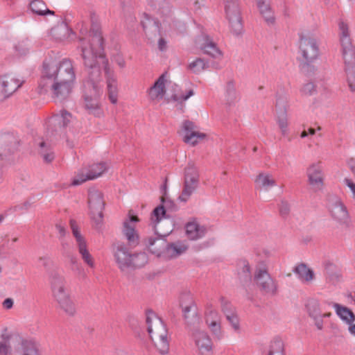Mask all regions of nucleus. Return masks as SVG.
I'll use <instances>...</instances> for the list:
<instances>
[{"label":"nucleus","instance_id":"nucleus-1","mask_svg":"<svg viewBox=\"0 0 355 355\" xmlns=\"http://www.w3.org/2000/svg\"><path fill=\"white\" fill-rule=\"evenodd\" d=\"M75 79L71 60L63 59L58 66L44 61L39 86L45 91L50 89L55 97L62 101L71 92Z\"/></svg>","mask_w":355,"mask_h":355},{"label":"nucleus","instance_id":"nucleus-2","mask_svg":"<svg viewBox=\"0 0 355 355\" xmlns=\"http://www.w3.org/2000/svg\"><path fill=\"white\" fill-rule=\"evenodd\" d=\"M89 37H80L78 49L81 51V56L85 67L100 65V61L107 63V59L104 54V40L101 35V26L95 14L91 15V28Z\"/></svg>","mask_w":355,"mask_h":355},{"label":"nucleus","instance_id":"nucleus-3","mask_svg":"<svg viewBox=\"0 0 355 355\" xmlns=\"http://www.w3.org/2000/svg\"><path fill=\"white\" fill-rule=\"evenodd\" d=\"M85 67L88 77L83 85L84 107L89 114L100 117L103 114L100 104L101 89L98 84L101 74V67L93 65Z\"/></svg>","mask_w":355,"mask_h":355},{"label":"nucleus","instance_id":"nucleus-4","mask_svg":"<svg viewBox=\"0 0 355 355\" xmlns=\"http://www.w3.org/2000/svg\"><path fill=\"white\" fill-rule=\"evenodd\" d=\"M146 322L148 325L147 330L155 346L160 354H166L169 350V341L168 331L162 320L157 318L151 311H146Z\"/></svg>","mask_w":355,"mask_h":355},{"label":"nucleus","instance_id":"nucleus-5","mask_svg":"<svg viewBox=\"0 0 355 355\" xmlns=\"http://www.w3.org/2000/svg\"><path fill=\"white\" fill-rule=\"evenodd\" d=\"M299 58L300 68L301 71L307 74H311L315 71L313 62L319 56V47L315 38L301 35L300 37Z\"/></svg>","mask_w":355,"mask_h":355},{"label":"nucleus","instance_id":"nucleus-6","mask_svg":"<svg viewBox=\"0 0 355 355\" xmlns=\"http://www.w3.org/2000/svg\"><path fill=\"white\" fill-rule=\"evenodd\" d=\"M199 171L193 163L189 162L184 168L183 189L180 200L187 202L199 184Z\"/></svg>","mask_w":355,"mask_h":355},{"label":"nucleus","instance_id":"nucleus-7","mask_svg":"<svg viewBox=\"0 0 355 355\" xmlns=\"http://www.w3.org/2000/svg\"><path fill=\"white\" fill-rule=\"evenodd\" d=\"M225 12L229 21L231 31L239 35L243 31V23L239 0H224Z\"/></svg>","mask_w":355,"mask_h":355},{"label":"nucleus","instance_id":"nucleus-8","mask_svg":"<svg viewBox=\"0 0 355 355\" xmlns=\"http://www.w3.org/2000/svg\"><path fill=\"white\" fill-rule=\"evenodd\" d=\"M180 306L183 313V318L187 327L194 326L200 323V318L197 314L195 302L189 291L182 292L179 298Z\"/></svg>","mask_w":355,"mask_h":355},{"label":"nucleus","instance_id":"nucleus-9","mask_svg":"<svg viewBox=\"0 0 355 355\" xmlns=\"http://www.w3.org/2000/svg\"><path fill=\"white\" fill-rule=\"evenodd\" d=\"M254 281L260 291L265 295L274 296L277 294V282L271 277L265 266L256 268Z\"/></svg>","mask_w":355,"mask_h":355},{"label":"nucleus","instance_id":"nucleus-10","mask_svg":"<svg viewBox=\"0 0 355 355\" xmlns=\"http://www.w3.org/2000/svg\"><path fill=\"white\" fill-rule=\"evenodd\" d=\"M88 204L90 209L91 218L95 223L96 228H98V226L103 221V211L105 207L103 193L97 189L89 190L88 194Z\"/></svg>","mask_w":355,"mask_h":355},{"label":"nucleus","instance_id":"nucleus-11","mask_svg":"<svg viewBox=\"0 0 355 355\" xmlns=\"http://www.w3.org/2000/svg\"><path fill=\"white\" fill-rule=\"evenodd\" d=\"M71 117V113L66 110H61L60 113L53 114L47 122V134L50 137H55L64 133Z\"/></svg>","mask_w":355,"mask_h":355},{"label":"nucleus","instance_id":"nucleus-12","mask_svg":"<svg viewBox=\"0 0 355 355\" xmlns=\"http://www.w3.org/2000/svg\"><path fill=\"white\" fill-rule=\"evenodd\" d=\"M198 324L187 327L198 348L199 355H213V343L207 333L197 328Z\"/></svg>","mask_w":355,"mask_h":355},{"label":"nucleus","instance_id":"nucleus-13","mask_svg":"<svg viewBox=\"0 0 355 355\" xmlns=\"http://www.w3.org/2000/svg\"><path fill=\"white\" fill-rule=\"evenodd\" d=\"M153 225L156 236L148 237L144 240V243L152 254L160 256L162 253L166 252L168 243L166 237L171 230L160 234L157 230V224H153Z\"/></svg>","mask_w":355,"mask_h":355},{"label":"nucleus","instance_id":"nucleus-14","mask_svg":"<svg viewBox=\"0 0 355 355\" xmlns=\"http://www.w3.org/2000/svg\"><path fill=\"white\" fill-rule=\"evenodd\" d=\"M328 209L334 220L340 225L349 226V214L340 199L336 196L329 198Z\"/></svg>","mask_w":355,"mask_h":355},{"label":"nucleus","instance_id":"nucleus-15","mask_svg":"<svg viewBox=\"0 0 355 355\" xmlns=\"http://www.w3.org/2000/svg\"><path fill=\"white\" fill-rule=\"evenodd\" d=\"M139 220L138 216L132 214L131 211H130L128 220H125L123 222L122 232L128 241V245L130 249L135 248L139 243V236L135 230V227L134 225L130 224L131 223H136Z\"/></svg>","mask_w":355,"mask_h":355},{"label":"nucleus","instance_id":"nucleus-16","mask_svg":"<svg viewBox=\"0 0 355 355\" xmlns=\"http://www.w3.org/2000/svg\"><path fill=\"white\" fill-rule=\"evenodd\" d=\"M113 254L118 267L121 271L130 268L132 254L128 247L121 241H116L112 245Z\"/></svg>","mask_w":355,"mask_h":355},{"label":"nucleus","instance_id":"nucleus-17","mask_svg":"<svg viewBox=\"0 0 355 355\" xmlns=\"http://www.w3.org/2000/svg\"><path fill=\"white\" fill-rule=\"evenodd\" d=\"M19 139L13 134L6 133L0 136V159L14 154L19 149Z\"/></svg>","mask_w":355,"mask_h":355},{"label":"nucleus","instance_id":"nucleus-18","mask_svg":"<svg viewBox=\"0 0 355 355\" xmlns=\"http://www.w3.org/2000/svg\"><path fill=\"white\" fill-rule=\"evenodd\" d=\"M339 29L340 31V43L343 60L350 61L352 59L355 58V49L349 37L348 26L346 23L341 21L339 23Z\"/></svg>","mask_w":355,"mask_h":355},{"label":"nucleus","instance_id":"nucleus-19","mask_svg":"<svg viewBox=\"0 0 355 355\" xmlns=\"http://www.w3.org/2000/svg\"><path fill=\"white\" fill-rule=\"evenodd\" d=\"M24 81L10 74L0 76V101L8 98L22 85Z\"/></svg>","mask_w":355,"mask_h":355},{"label":"nucleus","instance_id":"nucleus-20","mask_svg":"<svg viewBox=\"0 0 355 355\" xmlns=\"http://www.w3.org/2000/svg\"><path fill=\"white\" fill-rule=\"evenodd\" d=\"M162 204L155 207L150 216L152 224H158L163 218H167L170 216L166 214V211H176L178 206L173 201L166 199L164 196L161 197Z\"/></svg>","mask_w":355,"mask_h":355},{"label":"nucleus","instance_id":"nucleus-21","mask_svg":"<svg viewBox=\"0 0 355 355\" xmlns=\"http://www.w3.org/2000/svg\"><path fill=\"white\" fill-rule=\"evenodd\" d=\"M182 129L185 132L183 137V141L193 146L197 145L198 142L207 137V135L196 131V125L193 121L185 120L182 123Z\"/></svg>","mask_w":355,"mask_h":355},{"label":"nucleus","instance_id":"nucleus-22","mask_svg":"<svg viewBox=\"0 0 355 355\" xmlns=\"http://www.w3.org/2000/svg\"><path fill=\"white\" fill-rule=\"evenodd\" d=\"M141 24L148 40H153L160 35L161 24L157 19L153 18L149 15L144 13Z\"/></svg>","mask_w":355,"mask_h":355},{"label":"nucleus","instance_id":"nucleus-23","mask_svg":"<svg viewBox=\"0 0 355 355\" xmlns=\"http://www.w3.org/2000/svg\"><path fill=\"white\" fill-rule=\"evenodd\" d=\"M104 68L105 73L107 78V89L108 98L112 104H116L118 101V85L114 74L110 71L108 62L103 63L100 61V67Z\"/></svg>","mask_w":355,"mask_h":355},{"label":"nucleus","instance_id":"nucleus-24","mask_svg":"<svg viewBox=\"0 0 355 355\" xmlns=\"http://www.w3.org/2000/svg\"><path fill=\"white\" fill-rule=\"evenodd\" d=\"M106 170L107 167L105 163L104 162L93 164L86 175L81 173L76 176L73 178L71 184L76 186L81 184L87 180L97 178L98 177L101 176Z\"/></svg>","mask_w":355,"mask_h":355},{"label":"nucleus","instance_id":"nucleus-25","mask_svg":"<svg viewBox=\"0 0 355 355\" xmlns=\"http://www.w3.org/2000/svg\"><path fill=\"white\" fill-rule=\"evenodd\" d=\"M286 99L283 96H278L276 99L277 122L283 135L287 133L288 121L286 111Z\"/></svg>","mask_w":355,"mask_h":355},{"label":"nucleus","instance_id":"nucleus-26","mask_svg":"<svg viewBox=\"0 0 355 355\" xmlns=\"http://www.w3.org/2000/svg\"><path fill=\"white\" fill-rule=\"evenodd\" d=\"M51 283L53 294L56 300L69 295L66 281L62 276L57 273L52 275Z\"/></svg>","mask_w":355,"mask_h":355},{"label":"nucleus","instance_id":"nucleus-27","mask_svg":"<svg viewBox=\"0 0 355 355\" xmlns=\"http://www.w3.org/2000/svg\"><path fill=\"white\" fill-rule=\"evenodd\" d=\"M309 183L316 190H320L323 186V173L319 164L311 165L306 171Z\"/></svg>","mask_w":355,"mask_h":355},{"label":"nucleus","instance_id":"nucleus-28","mask_svg":"<svg viewBox=\"0 0 355 355\" xmlns=\"http://www.w3.org/2000/svg\"><path fill=\"white\" fill-rule=\"evenodd\" d=\"M165 81V75L162 74L155 82L153 85L149 88L148 95L151 100L154 101L163 98L166 93Z\"/></svg>","mask_w":355,"mask_h":355},{"label":"nucleus","instance_id":"nucleus-29","mask_svg":"<svg viewBox=\"0 0 355 355\" xmlns=\"http://www.w3.org/2000/svg\"><path fill=\"white\" fill-rule=\"evenodd\" d=\"M186 234L190 240H197L202 238L206 232L207 228L199 225L196 222H189L185 225Z\"/></svg>","mask_w":355,"mask_h":355},{"label":"nucleus","instance_id":"nucleus-30","mask_svg":"<svg viewBox=\"0 0 355 355\" xmlns=\"http://www.w3.org/2000/svg\"><path fill=\"white\" fill-rule=\"evenodd\" d=\"M325 275L333 284L338 282L342 277V272L340 267L336 263L327 261L324 263Z\"/></svg>","mask_w":355,"mask_h":355},{"label":"nucleus","instance_id":"nucleus-31","mask_svg":"<svg viewBox=\"0 0 355 355\" xmlns=\"http://www.w3.org/2000/svg\"><path fill=\"white\" fill-rule=\"evenodd\" d=\"M344 71L348 87L352 92H355V58L352 60H344Z\"/></svg>","mask_w":355,"mask_h":355},{"label":"nucleus","instance_id":"nucleus-32","mask_svg":"<svg viewBox=\"0 0 355 355\" xmlns=\"http://www.w3.org/2000/svg\"><path fill=\"white\" fill-rule=\"evenodd\" d=\"M38 153L46 163L51 162L55 158L52 145L48 140L42 139L38 143Z\"/></svg>","mask_w":355,"mask_h":355},{"label":"nucleus","instance_id":"nucleus-33","mask_svg":"<svg viewBox=\"0 0 355 355\" xmlns=\"http://www.w3.org/2000/svg\"><path fill=\"white\" fill-rule=\"evenodd\" d=\"M257 7L261 15L268 24H273L275 21L274 12L272 10L269 0H257Z\"/></svg>","mask_w":355,"mask_h":355},{"label":"nucleus","instance_id":"nucleus-34","mask_svg":"<svg viewBox=\"0 0 355 355\" xmlns=\"http://www.w3.org/2000/svg\"><path fill=\"white\" fill-rule=\"evenodd\" d=\"M333 306L336 309V314L347 324H351L355 321V315L349 308L338 303H333Z\"/></svg>","mask_w":355,"mask_h":355},{"label":"nucleus","instance_id":"nucleus-35","mask_svg":"<svg viewBox=\"0 0 355 355\" xmlns=\"http://www.w3.org/2000/svg\"><path fill=\"white\" fill-rule=\"evenodd\" d=\"M60 308L68 315L73 316L76 312V308L69 295L56 300Z\"/></svg>","mask_w":355,"mask_h":355},{"label":"nucleus","instance_id":"nucleus-36","mask_svg":"<svg viewBox=\"0 0 355 355\" xmlns=\"http://www.w3.org/2000/svg\"><path fill=\"white\" fill-rule=\"evenodd\" d=\"M293 272L298 275V277L302 281L309 282L314 277L313 271L309 268L305 263L297 265L293 270Z\"/></svg>","mask_w":355,"mask_h":355},{"label":"nucleus","instance_id":"nucleus-37","mask_svg":"<svg viewBox=\"0 0 355 355\" xmlns=\"http://www.w3.org/2000/svg\"><path fill=\"white\" fill-rule=\"evenodd\" d=\"M204 53L210 55L212 58H217L221 56V51L217 47L215 42L209 39L208 36L205 37V42L202 47Z\"/></svg>","mask_w":355,"mask_h":355},{"label":"nucleus","instance_id":"nucleus-38","mask_svg":"<svg viewBox=\"0 0 355 355\" xmlns=\"http://www.w3.org/2000/svg\"><path fill=\"white\" fill-rule=\"evenodd\" d=\"M79 253L80 254L83 261L91 268L94 266V259L87 250L85 239L77 243Z\"/></svg>","mask_w":355,"mask_h":355},{"label":"nucleus","instance_id":"nucleus-39","mask_svg":"<svg viewBox=\"0 0 355 355\" xmlns=\"http://www.w3.org/2000/svg\"><path fill=\"white\" fill-rule=\"evenodd\" d=\"M268 355H284V347L282 340L275 338L270 343Z\"/></svg>","mask_w":355,"mask_h":355},{"label":"nucleus","instance_id":"nucleus-40","mask_svg":"<svg viewBox=\"0 0 355 355\" xmlns=\"http://www.w3.org/2000/svg\"><path fill=\"white\" fill-rule=\"evenodd\" d=\"M306 308L311 318L318 317L321 314L319 301L316 299H309L306 304Z\"/></svg>","mask_w":355,"mask_h":355},{"label":"nucleus","instance_id":"nucleus-41","mask_svg":"<svg viewBox=\"0 0 355 355\" xmlns=\"http://www.w3.org/2000/svg\"><path fill=\"white\" fill-rule=\"evenodd\" d=\"M130 268H141L148 262V256L145 252L132 254Z\"/></svg>","mask_w":355,"mask_h":355},{"label":"nucleus","instance_id":"nucleus-42","mask_svg":"<svg viewBox=\"0 0 355 355\" xmlns=\"http://www.w3.org/2000/svg\"><path fill=\"white\" fill-rule=\"evenodd\" d=\"M187 250V247L184 245L171 243L168 244L166 253L171 257H177Z\"/></svg>","mask_w":355,"mask_h":355},{"label":"nucleus","instance_id":"nucleus-43","mask_svg":"<svg viewBox=\"0 0 355 355\" xmlns=\"http://www.w3.org/2000/svg\"><path fill=\"white\" fill-rule=\"evenodd\" d=\"M239 277L241 283L245 286L251 282L252 275L250 272V267L246 261H243L242 271L239 273Z\"/></svg>","mask_w":355,"mask_h":355},{"label":"nucleus","instance_id":"nucleus-44","mask_svg":"<svg viewBox=\"0 0 355 355\" xmlns=\"http://www.w3.org/2000/svg\"><path fill=\"white\" fill-rule=\"evenodd\" d=\"M23 348L22 355H40L36 344L31 340H24L21 343Z\"/></svg>","mask_w":355,"mask_h":355},{"label":"nucleus","instance_id":"nucleus-45","mask_svg":"<svg viewBox=\"0 0 355 355\" xmlns=\"http://www.w3.org/2000/svg\"><path fill=\"white\" fill-rule=\"evenodd\" d=\"M205 322L211 321H219L220 316L218 312L214 308L211 304H207L205 311Z\"/></svg>","mask_w":355,"mask_h":355},{"label":"nucleus","instance_id":"nucleus-46","mask_svg":"<svg viewBox=\"0 0 355 355\" xmlns=\"http://www.w3.org/2000/svg\"><path fill=\"white\" fill-rule=\"evenodd\" d=\"M255 182L260 187H268L275 185V181L270 179L269 175H265L264 173H259L255 180Z\"/></svg>","mask_w":355,"mask_h":355},{"label":"nucleus","instance_id":"nucleus-47","mask_svg":"<svg viewBox=\"0 0 355 355\" xmlns=\"http://www.w3.org/2000/svg\"><path fill=\"white\" fill-rule=\"evenodd\" d=\"M236 98V92L233 81H229L226 85V101L229 105H231Z\"/></svg>","mask_w":355,"mask_h":355},{"label":"nucleus","instance_id":"nucleus-48","mask_svg":"<svg viewBox=\"0 0 355 355\" xmlns=\"http://www.w3.org/2000/svg\"><path fill=\"white\" fill-rule=\"evenodd\" d=\"M189 69L194 73H200L207 67V63L202 58H197L189 65Z\"/></svg>","mask_w":355,"mask_h":355},{"label":"nucleus","instance_id":"nucleus-49","mask_svg":"<svg viewBox=\"0 0 355 355\" xmlns=\"http://www.w3.org/2000/svg\"><path fill=\"white\" fill-rule=\"evenodd\" d=\"M45 6V3L42 0H33L30 3V9L33 13H35L38 15H44Z\"/></svg>","mask_w":355,"mask_h":355},{"label":"nucleus","instance_id":"nucleus-50","mask_svg":"<svg viewBox=\"0 0 355 355\" xmlns=\"http://www.w3.org/2000/svg\"><path fill=\"white\" fill-rule=\"evenodd\" d=\"M220 302L221 311L225 315L236 312L235 308L225 297L221 296L220 297Z\"/></svg>","mask_w":355,"mask_h":355},{"label":"nucleus","instance_id":"nucleus-51","mask_svg":"<svg viewBox=\"0 0 355 355\" xmlns=\"http://www.w3.org/2000/svg\"><path fill=\"white\" fill-rule=\"evenodd\" d=\"M31 44L27 39L19 41L15 46L16 51L21 55H26L29 52Z\"/></svg>","mask_w":355,"mask_h":355},{"label":"nucleus","instance_id":"nucleus-52","mask_svg":"<svg viewBox=\"0 0 355 355\" xmlns=\"http://www.w3.org/2000/svg\"><path fill=\"white\" fill-rule=\"evenodd\" d=\"M227 320L229 322L232 329L236 332L240 331V320L236 312L225 315Z\"/></svg>","mask_w":355,"mask_h":355},{"label":"nucleus","instance_id":"nucleus-53","mask_svg":"<svg viewBox=\"0 0 355 355\" xmlns=\"http://www.w3.org/2000/svg\"><path fill=\"white\" fill-rule=\"evenodd\" d=\"M210 331L212 332L214 335L217 337H220L221 335V326H220V319L219 321H211L206 322Z\"/></svg>","mask_w":355,"mask_h":355},{"label":"nucleus","instance_id":"nucleus-54","mask_svg":"<svg viewBox=\"0 0 355 355\" xmlns=\"http://www.w3.org/2000/svg\"><path fill=\"white\" fill-rule=\"evenodd\" d=\"M70 226L71 228L72 234L76 239V243L85 240V238L80 234L78 226L73 219L70 220Z\"/></svg>","mask_w":355,"mask_h":355},{"label":"nucleus","instance_id":"nucleus-55","mask_svg":"<svg viewBox=\"0 0 355 355\" xmlns=\"http://www.w3.org/2000/svg\"><path fill=\"white\" fill-rule=\"evenodd\" d=\"M291 207L289 203L286 200H281L280 204L279 205L280 216L283 218H286L289 215Z\"/></svg>","mask_w":355,"mask_h":355},{"label":"nucleus","instance_id":"nucleus-56","mask_svg":"<svg viewBox=\"0 0 355 355\" xmlns=\"http://www.w3.org/2000/svg\"><path fill=\"white\" fill-rule=\"evenodd\" d=\"M39 261L42 262L43 267L47 270H50L53 266V260L48 256L40 257Z\"/></svg>","mask_w":355,"mask_h":355},{"label":"nucleus","instance_id":"nucleus-57","mask_svg":"<svg viewBox=\"0 0 355 355\" xmlns=\"http://www.w3.org/2000/svg\"><path fill=\"white\" fill-rule=\"evenodd\" d=\"M194 94L193 89H190L186 95H182L181 96H178L177 94H173L171 96V99L174 101H187L189 97L193 96Z\"/></svg>","mask_w":355,"mask_h":355},{"label":"nucleus","instance_id":"nucleus-58","mask_svg":"<svg viewBox=\"0 0 355 355\" xmlns=\"http://www.w3.org/2000/svg\"><path fill=\"white\" fill-rule=\"evenodd\" d=\"M313 91H315V85L312 83L305 84L302 88V92L305 94H312Z\"/></svg>","mask_w":355,"mask_h":355},{"label":"nucleus","instance_id":"nucleus-59","mask_svg":"<svg viewBox=\"0 0 355 355\" xmlns=\"http://www.w3.org/2000/svg\"><path fill=\"white\" fill-rule=\"evenodd\" d=\"M315 320V324L317 328L320 330L323 328V320L322 318V314L315 318H312Z\"/></svg>","mask_w":355,"mask_h":355},{"label":"nucleus","instance_id":"nucleus-60","mask_svg":"<svg viewBox=\"0 0 355 355\" xmlns=\"http://www.w3.org/2000/svg\"><path fill=\"white\" fill-rule=\"evenodd\" d=\"M344 182L346 185L351 189L353 193V197L355 198V183H354L351 180L348 178H345Z\"/></svg>","mask_w":355,"mask_h":355},{"label":"nucleus","instance_id":"nucleus-61","mask_svg":"<svg viewBox=\"0 0 355 355\" xmlns=\"http://www.w3.org/2000/svg\"><path fill=\"white\" fill-rule=\"evenodd\" d=\"M10 348L6 343H0V355H7Z\"/></svg>","mask_w":355,"mask_h":355},{"label":"nucleus","instance_id":"nucleus-62","mask_svg":"<svg viewBox=\"0 0 355 355\" xmlns=\"http://www.w3.org/2000/svg\"><path fill=\"white\" fill-rule=\"evenodd\" d=\"M55 228L58 231L61 238H62L65 236L66 229L64 225H62L61 223H57L55 225Z\"/></svg>","mask_w":355,"mask_h":355},{"label":"nucleus","instance_id":"nucleus-63","mask_svg":"<svg viewBox=\"0 0 355 355\" xmlns=\"http://www.w3.org/2000/svg\"><path fill=\"white\" fill-rule=\"evenodd\" d=\"M13 306V300L11 298H6L3 302V308L10 309Z\"/></svg>","mask_w":355,"mask_h":355},{"label":"nucleus","instance_id":"nucleus-64","mask_svg":"<svg viewBox=\"0 0 355 355\" xmlns=\"http://www.w3.org/2000/svg\"><path fill=\"white\" fill-rule=\"evenodd\" d=\"M348 164L350 167L352 172L355 175V159L354 158H351L348 161Z\"/></svg>","mask_w":355,"mask_h":355}]
</instances>
